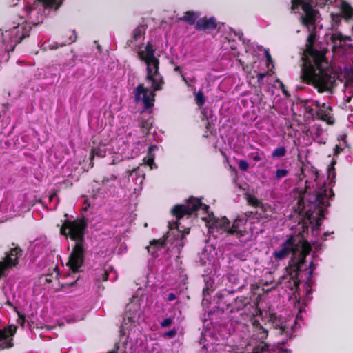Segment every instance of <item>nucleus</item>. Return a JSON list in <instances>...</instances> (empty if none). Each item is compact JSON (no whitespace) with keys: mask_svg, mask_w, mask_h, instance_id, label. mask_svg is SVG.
<instances>
[{"mask_svg":"<svg viewBox=\"0 0 353 353\" xmlns=\"http://www.w3.org/2000/svg\"><path fill=\"white\" fill-rule=\"evenodd\" d=\"M307 183L308 181H305V187L299 193L298 210L299 214L304 215L312 224V230L318 232L322 220L325 219L327 208L330 205L328 199L334 196V193L330 189V195L327 196L325 183L316 190H312Z\"/></svg>","mask_w":353,"mask_h":353,"instance_id":"obj_3","label":"nucleus"},{"mask_svg":"<svg viewBox=\"0 0 353 353\" xmlns=\"http://www.w3.org/2000/svg\"><path fill=\"white\" fill-rule=\"evenodd\" d=\"M251 214H252V212H247L245 213V215L249 217V216H250Z\"/></svg>","mask_w":353,"mask_h":353,"instance_id":"obj_64","label":"nucleus"},{"mask_svg":"<svg viewBox=\"0 0 353 353\" xmlns=\"http://www.w3.org/2000/svg\"><path fill=\"white\" fill-rule=\"evenodd\" d=\"M17 331V327L9 325L3 329L0 328V348H8L13 345V336Z\"/></svg>","mask_w":353,"mask_h":353,"instance_id":"obj_12","label":"nucleus"},{"mask_svg":"<svg viewBox=\"0 0 353 353\" xmlns=\"http://www.w3.org/2000/svg\"><path fill=\"white\" fill-rule=\"evenodd\" d=\"M190 228H185L183 231L181 230V234H183V241H184V239L185 238V235H187V234H188L190 233Z\"/></svg>","mask_w":353,"mask_h":353,"instance_id":"obj_53","label":"nucleus"},{"mask_svg":"<svg viewBox=\"0 0 353 353\" xmlns=\"http://www.w3.org/2000/svg\"><path fill=\"white\" fill-rule=\"evenodd\" d=\"M312 106H315V109L323 108V103L321 104L319 101H315L313 102Z\"/></svg>","mask_w":353,"mask_h":353,"instance_id":"obj_55","label":"nucleus"},{"mask_svg":"<svg viewBox=\"0 0 353 353\" xmlns=\"http://www.w3.org/2000/svg\"><path fill=\"white\" fill-rule=\"evenodd\" d=\"M252 325L253 328V337L256 340L263 341L268 337V330L263 327L258 320L253 319L252 321Z\"/></svg>","mask_w":353,"mask_h":353,"instance_id":"obj_16","label":"nucleus"},{"mask_svg":"<svg viewBox=\"0 0 353 353\" xmlns=\"http://www.w3.org/2000/svg\"><path fill=\"white\" fill-rule=\"evenodd\" d=\"M315 37L316 34L312 32L307 39L305 58L301 70L302 81L314 85L319 92H332L338 76L330 67L325 53L314 48Z\"/></svg>","mask_w":353,"mask_h":353,"instance_id":"obj_1","label":"nucleus"},{"mask_svg":"<svg viewBox=\"0 0 353 353\" xmlns=\"http://www.w3.org/2000/svg\"><path fill=\"white\" fill-rule=\"evenodd\" d=\"M289 173L286 169H277L275 171L274 179L279 181L281 179L285 177Z\"/></svg>","mask_w":353,"mask_h":353,"instance_id":"obj_31","label":"nucleus"},{"mask_svg":"<svg viewBox=\"0 0 353 353\" xmlns=\"http://www.w3.org/2000/svg\"><path fill=\"white\" fill-rule=\"evenodd\" d=\"M141 30H136L135 33H134V38L137 39L138 37H141Z\"/></svg>","mask_w":353,"mask_h":353,"instance_id":"obj_59","label":"nucleus"},{"mask_svg":"<svg viewBox=\"0 0 353 353\" xmlns=\"http://www.w3.org/2000/svg\"><path fill=\"white\" fill-rule=\"evenodd\" d=\"M108 274L107 273V272H105L103 274V281H106V280H108Z\"/></svg>","mask_w":353,"mask_h":353,"instance_id":"obj_60","label":"nucleus"},{"mask_svg":"<svg viewBox=\"0 0 353 353\" xmlns=\"http://www.w3.org/2000/svg\"><path fill=\"white\" fill-rule=\"evenodd\" d=\"M236 161L238 163L239 168L241 171L246 172L248 170L249 164H248V163L245 160H243V159H240V160L236 159Z\"/></svg>","mask_w":353,"mask_h":353,"instance_id":"obj_36","label":"nucleus"},{"mask_svg":"<svg viewBox=\"0 0 353 353\" xmlns=\"http://www.w3.org/2000/svg\"><path fill=\"white\" fill-rule=\"evenodd\" d=\"M140 301V297L136 295L127 304L119 342L115 349L108 353H137L138 336L140 333L138 326L141 319Z\"/></svg>","mask_w":353,"mask_h":353,"instance_id":"obj_4","label":"nucleus"},{"mask_svg":"<svg viewBox=\"0 0 353 353\" xmlns=\"http://www.w3.org/2000/svg\"><path fill=\"white\" fill-rule=\"evenodd\" d=\"M246 200L248 205H252L254 208H261L262 211H265L263 204L255 196L250 194H246Z\"/></svg>","mask_w":353,"mask_h":353,"instance_id":"obj_21","label":"nucleus"},{"mask_svg":"<svg viewBox=\"0 0 353 353\" xmlns=\"http://www.w3.org/2000/svg\"><path fill=\"white\" fill-rule=\"evenodd\" d=\"M303 11L305 14L301 16V23L303 26L309 27V26H314L316 21V17L319 12L318 10L314 9L310 3L303 4Z\"/></svg>","mask_w":353,"mask_h":353,"instance_id":"obj_11","label":"nucleus"},{"mask_svg":"<svg viewBox=\"0 0 353 353\" xmlns=\"http://www.w3.org/2000/svg\"><path fill=\"white\" fill-rule=\"evenodd\" d=\"M216 27L217 21L214 17L200 18L195 25V29L199 31H211L215 30Z\"/></svg>","mask_w":353,"mask_h":353,"instance_id":"obj_14","label":"nucleus"},{"mask_svg":"<svg viewBox=\"0 0 353 353\" xmlns=\"http://www.w3.org/2000/svg\"><path fill=\"white\" fill-rule=\"evenodd\" d=\"M314 176H315V180H316L318 178V176H319V172H318L317 170H315Z\"/></svg>","mask_w":353,"mask_h":353,"instance_id":"obj_62","label":"nucleus"},{"mask_svg":"<svg viewBox=\"0 0 353 353\" xmlns=\"http://www.w3.org/2000/svg\"><path fill=\"white\" fill-rule=\"evenodd\" d=\"M194 199L196 201H198L200 203V205H199L197 207V208H196V212L199 210L201 209L205 214H208L210 218L211 217H214V214L212 212H211V214L209 213V210H210V206L209 205L203 203L201 202V200L198 199V198H195L194 197Z\"/></svg>","mask_w":353,"mask_h":353,"instance_id":"obj_30","label":"nucleus"},{"mask_svg":"<svg viewBox=\"0 0 353 353\" xmlns=\"http://www.w3.org/2000/svg\"><path fill=\"white\" fill-rule=\"evenodd\" d=\"M30 29L31 26L23 21L3 33V39L5 42L10 41L16 45L29 35Z\"/></svg>","mask_w":353,"mask_h":353,"instance_id":"obj_9","label":"nucleus"},{"mask_svg":"<svg viewBox=\"0 0 353 353\" xmlns=\"http://www.w3.org/2000/svg\"><path fill=\"white\" fill-rule=\"evenodd\" d=\"M342 150L343 149L339 145H336L335 148H334V154L338 155L339 154H340Z\"/></svg>","mask_w":353,"mask_h":353,"instance_id":"obj_52","label":"nucleus"},{"mask_svg":"<svg viewBox=\"0 0 353 353\" xmlns=\"http://www.w3.org/2000/svg\"><path fill=\"white\" fill-rule=\"evenodd\" d=\"M329 235H330V232H324L323 236H325V238L323 239V240H326V237L327 236H329Z\"/></svg>","mask_w":353,"mask_h":353,"instance_id":"obj_61","label":"nucleus"},{"mask_svg":"<svg viewBox=\"0 0 353 353\" xmlns=\"http://www.w3.org/2000/svg\"><path fill=\"white\" fill-rule=\"evenodd\" d=\"M176 299V294L174 293L171 292V293H169L168 294V296L166 298V301H172L175 300Z\"/></svg>","mask_w":353,"mask_h":353,"instance_id":"obj_51","label":"nucleus"},{"mask_svg":"<svg viewBox=\"0 0 353 353\" xmlns=\"http://www.w3.org/2000/svg\"><path fill=\"white\" fill-rule=\"evenodd\" d=\"M78 278L79 277H77L75 275H74L72 281H65V282L63 281V282L61 283V285H68V286L72 285L74 283H75L77 281Z\"/></svg>","mask_w":353,"mask_h":353,"instance_id":"obj_48","label":"nucleus"},{"mask_svg":"<svg viewBox=\"0 0 353 353\" xmlns=\"http://www.w3.org/2000/svg\"><path fill=\"white\" fill-rule=\"evenodd\" d=\"M302 268H303V267ZM315 269H316V265L314 263V261L312 260L310 261L307 268H305L304 270L302 269V270H301V271H307V279H306V284L308 286H311L314 283V281L312 280V277L314 276V272Z\"/></svg>","mask_w":353,"mask_h":353,"instance_id":"obj_19","label":"nucleus"},{"mask_svg":"<svg viewBox=\"0 0 353 353\" xmlns=\"http://www.w3.org/2000/svg\"><path fill=\"white\" fill-rule=\"evenodd\" d=\"M86 224L83 220L65 221L61 228V234L65 236H70L76 241V244L70 253L67 267L72 274L79 272L84 261L83 235Z\"/></svg>","mask_w":353,"mask_h":353,"instance_id":"obj_6","label":"nucleus"},{"mask_svg":"<svg viewBox=\"0 0 353 353\" xmlns=\"http://www.w3.org/2000/svg\"><path fill=\"white\" fill-rule=\"evenodd\" d=\"M335 161H332L331 165H330L327 168V174H328V177H331V176L332 175V178H335V171H334V165H335Z\"/></svg>","mask_w":353,"mask_h":353,"instance_id":"obj_40","label":"nucleus"},{"mask_svg":"<svg viewBox=\"0 0 353 353\" xmlns=\"http://www.w3.org/2000/svg\"><path fill=\"white\" fill-rule=\"evenodd\" d=\"M265 54L267 60V65L269 66L270 64L273 63V61L268 50H265Z\"/></svg>","mask_w":353,"mask_h":353,"instance_id":"obj_45","label":"nucleus"},{"mask_svg":"<svg viewBox=\"0 0 353 353\" xmlns=\"http://www.w3.org/2000/svg\"><path fill=\"white\" fill-rule=\"evenodd\" d=\"M276 82H277V83L279 84V85H280L281 88V89H282V90H283V94H285V96H288H288H290V94H289V92L285 90V87L284 84L283 83V82H282L281 81H280L279 79H276Z\"/></svg>","mask_w":353,"mask_h":353,"instance_id":"obj_47","label":"nucleus"},{"mask_svg":"<svg viewBox=\"0 0 353 353\" xmlns=\"http://www.w3.org/2000/svg\"><path fill=\"white\" fill-rule=\"evenodd\" d=\"M305 108H306V112L307 113H309L312 117L313 119H315V117H316L315 110H316V109L312 108V107H307Z\"/></svg>","mask_w":353,"mask_h":353,"instance_id":"obj_49","label":"nucleus"},{"mask_svg":"<svg viewBox=\"0 0 353 353\" xmlns=\"http://www.w3.org/2000/svg\"><path fill=\"white\" fill-rule=\"evenodd\" d=\"M268 74V72L265 73H257L256 78H257V83L259 85H263V79L265 77H266Z\"/></svg>","mask_w":353,"mask_h":353,"instance_id":"obj_41","label":"nucleus"},{"mask_svg":"<svg viewBox=\"0 0 353 353\" xmlns=\"http://www.w3.org/2000/svg\"><path fill=\"white\" fill-rule=\"evenodd\" d=\"M272 326L274 329L279 330V334H282L286 329V326L280 321V319H279L274 324H272Z\"/></svg>","mask_w":353,"mask_h":353,"instance_id":"obj_35","label":"nucleus"},{"mask_svg":"<svg viewBox=\"0 0 353 353\" xmlns=\"http://www.w3.org/2000/svg\"><path fill=\"white\" fill-rule=\"evenodd\" d=\"M210 294V290H209V288L208 287H205L203 289V294L204 296H206L207 295H208Z\"/></svg>","mask_w":353,"mask_h":353,"instance_id":"obj_57","label":"nucleus"},{"mask_svg":"<svg viewBox=\"0 0 353 353\" xmlns=\"http://www.w3.org/2000/svg\"><path fill=\"white\" fill-rule=\"evenodd\" d=\"M49 201L53 203L52 207H55L57 203V194L56 193H52L49 196Z\"/></svg>","mask_w":353,"mask_h":353,"instance_id":"obj_44","label":"nucleus"},{"mask_svg":"<svg viewBox=\"0 0 353 353\" xmlns=\"http://www.w3.org/2000/svg\"><path fill=\"white\" fill-rule=\"evenodd\" d=\"M158 65L159 60L156 58V91L161 90L162 89V85L164 84V81L159 77Z\"/></svg>","mask_w":353,"mask_h":353,"instance_id":"obj_27","label":"nucleus"},{"mask_svg":"<svg viewBox=\"0 0 353 353\" xmlns=\"http://www.w3.org/2000/svg\"><path fill=\"white\" fill-rule=\"evenodd\" d=\"M75 40H76V36L71 37L70 38V40H69L68 42H65V43H62L61 46H62L66 45L67 43H68V44H70V43H71L74 42Z\"/></svg>","mask_w":353,"mask_h":353,"instance_id":"obj_56","label":"nucleus"},{"mask_svg":"<svg viewBox=\"0 0 353 353\" xmlns=\"http://www.w3.org/2000/svg\"><path fill=\"white\" fill-rule=\"evenodd\" d=\"M152 148H150V155L144 159V164L149 167L150 170L152 169V165L154 163V159L152 155L151 154Z\"/></svg>","mask_w":353,"mask_h":353,"instance_id":"obj_34","label":"nucleus"},{"mask_svg":"<svg viewBox=\"0 0 353 353\" xmlns=\"http://www.w3.org/2000/svg\"><path fill=\"white\" fill-rule=\"evenodd\" d=\"M154 45L152 41L142 46L138 51L139 59L147 67V76L145 82L134 90L137 103L148 110L154 105Z\"/></svg>","mask_w":353,"mask_h":353,"instance_id":"obj_5","label":"nucleus"},{"mask_svg":"<svg viewBox=\"0 0 353 353\" xmlns=\"http://www.w3.org/2000/svg\"><path fill=\"white\" fill-rule=\"evenodd\" d=\"M248 303V299L245 296L236 297L232 301V303H227V310L229 313L243 310Z\"/></svg>","mask_w":353,"mask_h":353,"instance_id":"obj_17","label":"nucleus"},{"mask_svg":"<svg viewBox=\"0 0 353 353\" xmlns=\"http://www.w3.org/2000/svg\"><path fill=\"white\" fill-rule=\"evenodd\" d=\"M252 353H270L269 345L263 341L254 347Z\"/></svg>","mask_w":353,"mask_h":353,"instance_id":"obj_25","label":"nucleus"},{"mask_svg":"<svg viewBox=\"0 0 353 353\" xmlns=\"http://www.w3.org/2000/svg\"><path fill=\"white\" fill-rule=\"evenodd\" d=\"M247 219L244 218L237 217L233 222L229 231V235H234L240 239L248 234L245 228Z\"/></svg>","mask_w":353,"mask_h":353,"instance_id":"obj_13","label":"nucleus"},{"mask_svg":"<svg viewBox=\"0 0 353 353\" xmlns=\"http://www.w3.org/2000/svg\"><path fill=\"white\" fill-rule=\"evenodd\" d=\"M341 12L345 19L352 18L353 15V8L346 2H343L341 5Z\"/></svg>","mask_w":353,"mask_h":353,"instance_id":"obj_23","label":"nucleus"},{"mask_svg":"<svg viewBox=\"0 0 353 353\" xmlns=\"http://www.w3.org/2000/svg\"><path fill=\"white\" fill-rule=\"evenodd\" d=\"M43 47L45 49L49 48L50 50H54L58 48L57 43H50L49 42H46L43 43Z\"/></svg>","mask_w":353,"mask_h":353,"instance_id":"obj_43","label":"nucleus"},{"mask_svg":"<svg viewBox=\"0 0 353 353\" xmlns=\"http://www.w3.org/2000/svg\"><path fill=\"white\" fill-rule=\"evenodd\" d=\"M176 334H177V329L174 327V328H172V330H170L169 331L165 332L162 334V336L163 338L173 339L174 337H175Z\"/></svg>","mask_w":353,"mask_h":353,"instance_id":"obj_37","label":"nucleus"},{"mask_svg":"<svg viewBox=\"0 0 353 353\" xmlns=\"http://www.w3.org/2000/svg\"><path fill=\"white\" fill-rule=\"evenodd\" d=\"M343 34L341 32H338L332 34L331 40L334 43H335L336 41L343 42Z\"/></svg>","mask_w":353,"mask_h":353,"instance_id":"obj_38","label":"nucleus"},{"mask_svg":"<svg viewBox=\"0 0 353 353\" xmlns=\"http://www.w3.org/2000/svg\"><path fill=\"white\" fill-rule=\"evenodd\" d=\"M200 205V203L194 199V196H190L187 200L186 204L174 205L171 210V214L178 221L184 216H190L196 212L197 207Z\"/></svg>","mask_w":353,"mask_h":353,"instance_id":"obj_10","label":"nucleus"},{"mask_svg":"<svg viewBox=\"0 0 353 353\" xmlns=\"http://www.w3.org/2000/svg\"><path fill=\"white\" fill-rule=\"evenodd\" d=\"M93 154L99 157H103L105 155V152H102L101 150L99 151V150H94Z\"/></svg>","mask_w":353,"mask_h":353,"instance_id":"obj_54","label":"nucleus"},{"mask_svg":"<svg viewBox=\"0 0 353 353\" xmlns=\"http://www.w3.org/2000/svg\"><path fill=\"white\" fill-rule=\"evenodd\" d=\"M174 323V318L168 317L161 321H159L160 326L163 328H167L171 327V325Z\"/></svg>","mask_w":353,"mask_h":353,"instance_id":"obj_32","label":"nucleus"},{"mask_svg":"<svg viewBox=\"0 0 353 353\" xmlns=\"http://www.w3.org/2000/svg\"><path fill=\"white\" fill-rule=\"evenodd\" d=\"M330 111H332V108L325 103H323V108L316 109L315 119L325 121L329 125H333L334 123V119L331 116Z\"/></svg>","mask_w":353,"mask_h":353,"instance_id":"obj_15","label":"nucleus"},{"mask_svg":"<svg viewBox=\"0 0 353 353\" xmlns=\"http://www.w3.org/2000/svg\"><path fill=\"white\" fill-rule=\"evenodd\" d=\"M312 251V246L307 240L300 234L290 235L281 243V248L272 253V256L277 261L286 259L290 254L292 256L285 267L286 274L281 277V283L285 281L287 288L292 291L298 290L301 281L299 274L303 266L306 263V258Z\"/></svg>","mask_w":353,"mask_h":353,"instance_id":"obj_2","label":"nucleus"},{"mask_svg":"<svg viewBox=\"0 0 353 353\" xmlns=\"http://www.w3.org/2000/svg\"><path fill=\"white\" fill-rule=\"evenodd\" d=\"M217 226H219L223 231L229 235V231L231 228L230 222L226 217H223L216 221Z\"/></svg>","mask_w":353,"mask_h":353,"instance_id":"obj_22","label":"nucleus"},{"mask_svg":"<svg viewBox=\"0 0 353 353\" xmlns=\"http://www.w3.org/2000/svg\"><path fill=\"white\" fill-rule=\"evenodd\" d=\"M248 157L256 162L260 161L262 159L261 154L258 152L250 153L248 154Z\"/></svg>","mask_w":353,"mask_h":353,"instance_id":"obj_39","label":"nucleus"},{"mask_svg":"<svg viewBox=\"0 0 353 353\" xmlns=\"http://www.w3.org/2000/svg\"><path fill=\"white\" fill-rule=\"evenodd\" d=\"M279 319L275 313H270L268 316V322L272 324H274L276 321H278Z\"/></svg>","mask_w":353,"mask_h":353,"instance_id":"obj_42","label":"nucleus"},{"mask_svg":"<svg viewBox=\"0 0 353 353\" xmlns=\"http://www.w3.org/2000/svg\"><path fill=\"white\" fill-rule=\"evenodd\" d=\"M276 82H277V83L279 84V85H280L281 88V89H282V90H283V94H285V96H288H288H290V94H289V92L285 90V87L284 84L283 83V82H282L281 81H280L279 79H276Z\"/></svg>","mask_w":353,"mask_h":353,"instance_id":"obj_46","label":"nucleus"},{"mask_svg":"<svg viewBox=\"0 0 353 353\" xmlns=\"http://www.w3.org/2000/svg\"><path fill=\"white\" fill-rule=\"evenodd\" d=\"M307 3L303 0H292L291 1V10L295 11L299 8L300 6L303 8V4Z\"/></svg>","mask_w":353,"mask_h":353,"instance_id":"obj_33","label":"nucleus"},{"mask_svg":"<svg viewBox=\"0 0 353 353\" xmlns=\"http://www.w3.org/2000/svg\"><path fill=\"white\" fill-rule=\"evenodd\" d=\"M217 303L221 305H224L225 307L223 308V310H227V303H232V302H230L228 299V296H225L223 294H218L217 296Z\"/></svg>","mask_w":353,"mask_h":353,"instance_id":"obj_28","label":"nucleus"},{"mask_svg":"<svg viewBox=\"0 0 353 353\" xmlns=\"http://www.w3.org/2000/svg\"><path fill=\"white\" fill-rule=\"evenodd\" d=\"M199 17V13L194 11H187L184 13V15L179 19L181 21H185L189 25H194L196 23V19Z\"/></svg>","mask_w":353,"mask_h":353,"instance_id":"obj_18","label":"nucleus"},{"mask_svg":"<svg viewBox=\"0 0 353 353\" xmlns=\"http://www.w3.org/2000/svg\"><path fill=\"white\" fill-rule=\"evenodd\" d=\"M63 0H23V8L20 17L23 21L32 26L41 23L48 8H57Z\"/></svg>","mask_w":353,"mask_h":353,"instance_id":"obj_7","label":"nucleus"},{"mask_svg":"<svg viewBox=\"0 0 353 353\" xmlns=\"http://www.w3.org/2000/svg\"><path fill=\"white\" fill-rule=\"evenodd\" d=\"M195 101L199 108L203 107L204 105L205 99L202 90H199L195 93Z\"/></svg>","mask_w":353,"mask_h":353,"instance_id":"obj_29","label":"nucleus"},{"mask_svg":"<svg viewBox=\"0 0 353 353\" xmlns=\"http://www.w3.org/2000/svg\"><path fill=\"white\" fill-rule=\"evenodd\" d=\"M180 223L178 221H170L168 223L169 230L163 236L159 239H156V251L165 248L167 251L170 250L171 247L177 248L179 250L182 248L185 242L183 241V236L181 230L179 229Z\"/></svg>","mask_w":353,"mask_h":353,"instance_id":"obj_8","label":"nucleus"},{"mask_svg":"<svg viewBox=\"0 0 353 353\" xmlns=\"http://www.w3.org/2000/svg\"><path fill=\"white\" fill-rule=\"evenodd\" d=\"M210 126V122L208 121H207V123H206V128L208 129Z\"/></svg>","mask_w":353,"mask_h":353,"instance_id":"obj_63","label":"nucleus"},{"mask_svg":"<svg viewBox=\"0 0 353 353\" xmlns=\"http://www.w3.org/2000/svg\"><path fill=\"white\" fill-rule=\"evenodd\" d=\"M286 153V148L284 146L277 147L273 150L272 157L273 158H281L285 156Z\"/></svg>","mask_w":353,"mask_h":353,"instance_id":"obj_26","label":"nucleus"},{"mask_svg":"<svg viewBox=\"0 0 353 353\" xmlns=\"http://www.w3.org/2000/svg\"><path fill=\"white\" fill-rule=\"evenodd\" d=\"M174 70L175 72H180V74H181V77H182V79H183V81H184V82H185L188 85H189L187 79H186V78H185V77L182 74V72L181 71V68H180V67H179V66H175V68H174Z\"/></svg>","mask_w":353,"mask_h":353,"instance_id":"obj_50","label":"nucleus"},{"mask_svg":"<svg viewBox=\"0 0 353 353\" xmlns=\"http://www.w3.org/2000/svg\"><path fill=\"white\" fill-rule=\"evenodd\" d=\"M347 75V79L344 83V88H345V89H347L348 88H350L351 89V90L348 91V92L350 94H352L353 93V91H352V90H353V69H351ZM352 96H353V94H351L350 97H347L346 101L349 103L350 101Z\"/></svg>","mask_w":353,"mask_h":353,"instance_id":"obj_20","label":"nucleus"},{"mask_svg":"<svg viewBox=\"0 0 353 353\" xmlns=\"http://www.w3.org/2000/svg\"><path fill=\"white\" fill-rule=\"evenodd\" d=\"M145 250H147L148 254L150 255L148 268L149 269L152 270V260L154 254V240H152L150 241V245L145 247Z\"/></svg>","mask_w":353,"mask_h":353,"instance_id":"obj_24","label":"nucleus"},{"mask_svg":"<svg viewBox=\"0 0 353 353\" xmlns=\"http://www.w3.org/2000/svg\"><path fill=\"white\" fill-rule=\"evenodd\" d=\"M352 41V38L350 36H344L343 37V41Z\"/></svg>","mask_w":353,"mask_h":353,"instance_id":"obj_58","label":"nucleus"}]
</instances>
